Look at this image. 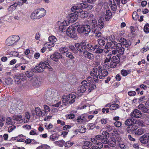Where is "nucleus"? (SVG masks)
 Returning <instances> with one entry per match:
<instances>
[{
  "mask_svg": "<svg viewBox=\"0 0 149 149\" xmlns=\"http://www.w3.org/2000/svg\"><path fill=\"white\" fill-rule=\"evenodd\" d=\"M68 50V48L67 47H61L59 49V51L61 54H64L67 52Z\"/></svg>",
  "mask_w": 149,
  "mask_h": 149,
  "instance_id": "nucleus-44",
  "label": "nucleus"
},
{
  "mask_svg": "<svg viewBox=\"0 0 149 149\" xmlns=\"http://www.w3.org/2000/svg\"><path fill=\"white\" fill-rule=\"evenodd\" d=\"M46 13L44 8L38 9L33 11L31 15V17L33 19H38L44 17Z\"/></svg>",
  "mask_w": 149,
  "mask_h": 149,
  "instance_id": "nucleus-3",
  "label": "nucleus"
},
{
  "mask_svg": "<svg viewBox=\"0 0 149 149\" xmlns=\"http://www.w3.org/2000/svg\"><path fill=\"white\" fill-rule=\"evenodd\" d=\"M129 0H121V3L123 4L126 3L127 1ZM120 0H109V5H116V2L117 5H119L120 4Z\"/></svg>",
  "mask_w": 149,
  "mask_h": 149,
  "instance_id": "nucleus-18",
  "label": "nucleus"
},
{
  "mask_svg": "<svg viewBox=\"0 0 149 149\" xmlns=\"http://www.w3.org/2000/svg\"><path fill=\"white\" fill-rule=\"evenodd\" d=\"M75 115L72 113L70 114L66 115L65 116L68 119H72L75 117Z\"/></svg>",
  "mask_w": 149,
  "mask_h": 149,
  "instance_id": "nucleus-59",
  "label": "nucleus"
},
{
  "mask_svg": "<svg viewBox=\"0 0 149 149\" xmlns=\"http://www.w3.org/2000/svg\"><path fill=\"white\" fill-rule=\"evenodd\" d=\"M81 10V11L79 13L80 16L82 18H85L87 17L88 16V13L87 12L83 11V9Z\"/></svg>",
  "mask_w": 149,
  "mask_h": 149,
  "instance_id": "nucleus-36",
  "label": "nucleus"
},
{
  "mask_svg": "<svg viewBox=\"0 0 149 149\" xmlns=\"http://www.w3.org/2000/svg\"><path fill=\"white\" fill-rule=\"evenodd\" d=\"M104 19L103 17H101L99 19L98 25L100 29H102L104 27Z\"/></svg>",
  "mask_w": 149,
  "mask_h": 149,
  "instance_id": "nucleus-32",
  "label": "nucleus"
},
{
  "mask_svg": "<svg viewBox=\"0 0 149 149\" xmlns=\"http://www.w3.org/2000/svg\"><path fill=\"white\" fill-rule=\"evenodd\" d=\"M112 14L109 10L106 11V14L105 15V19L106 21H109L111 18Z\"/></svg>",
  "mask_w": 149,
  "mask_h": 149,
  "instance_id": "nucleus-25",
  "label": "nucleus"
},
{
  "mask_svg": "<svg viewBox=\"0 0 149 149\" xmlns=\"http://www.w3.org/2000/svg\"><path fill=\"white\" fill-rule=\"evenodd\" d=\"M140 142L143 144H146L149 141V134H146L140 138Z\"/></svg>",
  "mask_w": 149,
  "mask_h": 149,
  "instance_id": "nucleus-12",
  "label": "nucleus"
},
{
  "mask_svg": "<svg viewBox=\"0 0 149 149\" xmlns=\"http://www.w3.org/2000/svg\"><path fill=\"white\" fill-rule=\"evenodd\" d=\"M88 7L91 9L93 7L91 5H88L86 3H82L78 4L77 6H73L71 9L73 12L79 14L81 11L82 9H85Z\"/></svg>",
  "mask_w": 149,
  "mask_h": 149,
  "instance_id": "nucleus-2",
  "label": "nucleus"
},
{
  "mask_svg": "<svg viewBox=\"0 0 149 149\" xmlns=\"http://www.w3.org/2000/svg\"><path fill=\"white\" fill-rule=\"evenodd\" d=\"M65 142L64 140H61L55 141L54 142V143L56 145L60 147H62L64 146Z\"/></svg>",
  "mask_w": 149,
  "mask_h": 149,
  "instance_id": "nucleus-34",
  "label": "nucleus"
},
{
  "mask_svg": "<svg viewBox=\"0 0 149 149\" xmlns=\"http://www.w3.org/2000/svg\"><path fill=\"white\" fill-rule=\"evenodd\" d=\"M94 33L95 34V36L96 38L98 39L101 38L103 37L102 36V33L98 31L97 32H95Z\"/></svg>",
  "mask_w": 149,
  "mask_h": 149,
  "instance_id": "nucleus-54",
  "label": "nucleus"
},
{
  "mask_svg": "<svg viewBox=\"0 0 149 149\" xmlns=\"http://www.w3.org/2000/svg\"><path fill=\"white\" fill-rule=\"evenodd\" d=\"M58 139V135L56 134H53L50 135L49 137L50 140L52 141H54Z\"/></svg>",
  "mask_w": 149,
  "mask_h": 149,
  "instance_id": "nucleus-39",
  "label": "nucleus"
},
{
  "mask_svg": "<svg viewBox=\"0 0 149 149\" xmlns=\"http://www.w3.org/2000/svg\"><path fill=\"white\" fill-rule=\"evenodd\" d=\"M35 111L36 115L37 116H45V114L42 112L39 107H36L35 108Z\"/></svg>",
  "mask_w": 149,
  "mask_h": 149,
  "instance_id": "nucleus-24",
  "label": "nucleus"
},
{
  "mask_svg": "<svg viewBox=\"0 0 149 149\" xmlns=\"http://www.w3.org/2000/svg\"><path fill=\"white\" fill-rule=\"evenodd\" d=\"M17 4L16 3H14V4L11 5L8 7V10L10 13H11L17 7Z\"/></svg>",
  "mask_w": 149,
  "mask_h": 149,
  "instance_id": "nucleus-30",
  "label": "nucleus"
},
{
  "mask_svg": "<svg viewBox=\"0 0 149 149\" xmlns=\"http://www.w3.org/2000/svg\"><path fill=\"white\" fill-rule=\"evenodd\" d=\"M47 65H48V62L46 61H45L44 62H40L39 64V66L42 68V69L43 70L44 69L47 68Z\"/></svg>",
  "mask_w": 149,
  "mask_h": 149,
  "instance_id": "nucleus-38",
  "label": "nucleus"
},
{
  "mask_svg": "<svg viewBox=\"0 0 149 149\" xmlns=\"http://www.w3.org/2000/svg\"><path fill=\"white\" fill-rule=\"evenodd\" d=\"M75 24V26L76 27L78 32L79 33L83 34L84 26L78 25L79 24L78 23H76Z\"/></svg>",
  "mask_w": 149,
  "mask_h": 149,
  "instance_id": "nucleus-27",
  "label": "nucleus"
},
{
  "mask_svg": "<svg viewBox=\"0 0 149 149\" xmlns=\"http://www.w3.org/2000/svg\"><path fill=\"white\" fill-rule=\"evenodd\" d=\"M20 39L17 35H14L9 37L6 40V43L8 46H12L15 44Z\"/></svg>",
  "mask_w": 149,
  "mask_h": 149,
  "instance_id": "nucleus-5",
  "label": "nucleus"
},
{
  "mask_svg": "<svg viewBox=\"0 0 149 149\" xmlns=\"http://www.w3.org/2000/svg\"><path fill=\"white\" fill-rule=\"evenodd\" d=\"M40 84L41 82L40 81V80L37 78L34 81L33 83L34 85L37 87L39 86H40Z\"/></svg>",
  "mask_w": 149,
  "mask_h": 149,
  "instance_id": "nucleus-48",
  "label": "nucleus"
},
{
  "mask_svg": "<svg viewBox=\"0 0 149 149\" xmlns=\"http://www.w3.org/2000/svg\"><path fill=\"white\" fill-rule=\"evenodd\" d=\"M76 98V96L74 94H70L62 98V102L64 103V105L66 104H72L75 101Z\"/></svg>",
  "mask_w": 149,
  "mask_h": 149,
  "instance_id": "nucleus-4",
  "label": "nucleus"
},
{
  "mask_svg": "<svg viewBox=\"0 0 149 149\" xmlns=\"http://www.w3.org/2000/svg\"><path fill=\"white\" fill-rule=\"evenodd\" d=\"M49 41L53 42L54 43L57 41V39L56 37L54 36H49L48 38Z\"/></svg>",
  "mask_w": 149,
  "mask_h": 149,
  "instance_id": "nucleus-46",
  "label": "nucleus"
},
{
  "mask_svg": "<svg viewBox=\"0 0 149 149\" xmlns=\"http://www.w3.org/2000/svg\"><path fill=\"white\" fill-rule=\"evenodd\" d=\"M43 71V70L39 66V65L38 66H36L35 67L34 69L33 70V71L35 72H42Z\"/></svg>",
  "mask_w": 149,
  "mask_h": 149,
  "instance_id": "nucleus-42",
  "label": "nucleus"
},
{
  "mask_svg": "<svg viewBox=\"0 0 149 149\" xmlns=\"http://www.w3.org/2000/svg\"><path fill=\"white\" fill-rule=\"evenodd\" d=\"M144 31L146 33H148L149 32V24H146L145 25L144 27Z\"/></svg>",
  "mask_w": 149,
  "mask_h": 149,
  "instance_id": "nucleus-58",
  "label": "nucleus"
},
{
  "mask_svg": "<svg viewBox=\"0 0 149 149\" xmlns=\"http://www.w3.org/2000/svg\"><path fill=\"white\" fill-rule=\"evenodd\" d=\"M145 106L143 104H140L138 106V109L143 112L149 113V100L146 101Z\"/></svg>",
  "mask_w": 149,
  "mask_h": 149,
  "instance_id": "nucleus-8",
  "label": "nucleus"
},
{
  "mask_svg": "<svg viewBox=\"0 0 149 149\" xmlns=\"http://www.w3.org/2000/svg\"><path fill=\"white\" fill-rule=\"evenodd\" d=\"M142 113L141 112L137 109H135L132 112L131 114V116L132 118H139L141 117Z\"/></svg>",
  "mask_w": 149,
  "mask_h": 149,
  "instance_id": "nucleus-15",
  "label": "nucleus"
},
{
  "mask_svg": "<svg viewBox=\"0 0 149 149\" xmlns=\"http://www.w3.org/2000/svg\"><path fill=\"white\" fill-rule=\"evenodd\" d=\"M82 116L84 123L89 121L88 120V119L87 114H83L82 115Z\"/></svg>",
  "mask_w": 149,
  "mask_h": 149,
  "instance_id": "nucleus-63",
  "label": "nucleus"
},
{
  "mask_svg": "<svg viewBox=\"0 0 149 149\" xmlns=\"http://www.w3.org/2000/svg\"><path fill=\"white\" fill-rule=\"evenodd\" d=\"M136 120L135 119L131 118L127 119L125 122V125L130 126L135 124L136 123Z\"/></svg>",
  "mask_w": 149,
  "mask_h": 149,
  "instance_id": "nucleus-23",
  "label": "nucleus"
},
{
  "mask_svg": "<svg viewBox=\"0 0 149 149\" xmlns=\"http://www.w3.org/2000/svg\"><path fill=\"white\" fill-rule=\"evenodd\" d=\"M108 74L107 71L104 69H100L98 70V74L99 78L100 79H103Z\"/></svg>",
  "mask_w": 149,
  "mask_h": 149,
  "instance_id": "nucleus-11",
  "label": "nucleus"
},
{
  "mask_svg": "<svg viewBox=\"0 0 149 149\" xmlns=\"http://www.w3.org/2000/svg\"><path fill=\"white\" fill-rule=\"evenodd\" d=\"M13 80L11 78L8 77L6 78L5 80V83L8 85H10L11 84Z\"/></svg>",
  "mask_w": 149,
  "mask_h": 149,
  "instance_id": "nucleus-52",
  "label": "nucleus"
},
{
  "mask_svg": "<svg viewBox=\"0 0 149 149\" xmlns=\"http://www.w3.org/2000/svg\"><path fill=\"white\" fill-rule=\"evenodd\" d=\"M107 40V39L105 38L102 37L100 39H98L97 41L99 45V46L103 47V46L106 43V41Z\"/></svg>",
  "mask_w": 149,
  "mask_h": 149,
  "instance_id": "nucleus-29",
  "label": "nucleus"
},
{
  "mask_svg": "<svg viewBox=\"0 0 149 149\" xmlns=\"http://www.w3.org/2000/svg\"><path fill=\"white\" fill-rule=\"evenodd\" d=\"M75 48L76 47H75ZM69 48L74 54H77L78 53V52H79L78 49L76 48H75L73 45L70 46H69Z\"/></svg>",
  "mask_w": 149,
  "mask_h": 149,
  "instance_id": "nucleus-49",
  "label": "nucleus"
},
{
  "mask_svg": "<svg viewBox=\"0 0 149 149\" xmlns=\"http://www.w3.org/2000/svg\"><path fill=\"white\" fill-rule=\"evenodd\" d=\"M131 72V70H122L121 71L122 74L123 76H126L128 74L130 73Z\"/></svg>",
  "mask_w": 149,
  "mask_h": 149,
  "instance_id": "nucleus-40",
  "label": "nucleus"
},
{
  "mask_svg": "<svg viewBox=\"0 0 149 149\" xmlns=\"http://www.w3.org/2000/svg\"><path fill=\"white\" fill-rule=\"evenodd\" d=\"M83 34L85 36L88 35L90 33L91 31L90 26L88 25H84Z\"/></svg>",
  "mask_w": 149,
  "mask_h": 149,
  "instance_id": "nucleus-21",
  "label": "nucleus"
},
{
  "mask_svg": "<svg viewBox=\"0 0 149 149\" xmlns=\"http://www.w3.org/2000/svg\"><path fill=\"white\" fill-rule=\"evenodd\" d=\"M116 49H118V52L121 55H123L124 54L125 49L122 47L120 43H118L116 46Z\"/></svg>",
  "mask_w": 149,
  "mask_h": 149,
  "instance_id": "nucleus-22",
  "label": "nucleus"
},
{
  "mask_svg": "<svg viewBox=\"0 0 149 149\" xmlns=\"http://www.w3.org/2000/svg\"><path fill=\"white\" fill-rule=\"evenodd\" d=\"M84 145L82 146V148H87V147H91L92 145V143L91 142L89 141H85L84 143Z\"/></svg>",
  "mask_w": 149,
  "mask_h": 149,
  "instance_id": "nucleus-37",
  "label": "nucleus"
},
{
  "mask_svg": "<svg viewBox=\"0 0 149 149\" xmlns=\"http://www.w3.org/2000/svg\"><path fill=\"white\" fill-rule=\"evenodd\" d=\"M138 128V127L136 124H134L128 127L126 130L127 132L129 133H133Z\"/></svg>",
  "mask_w": 149,
  "mask_h": 149,
  "instance_id": "nucleus-17",
  "label": "nucleus"
},
{
  "mask_svg": "<svg viewBox=\"0 0 149 149\" xmlns=\"http://www.w3.org/2000/svg\"><path fill=\"white\" fill-rule=\"evenodd\" d=\"M111 57V52H110L108 54L106 59L104 61V63L109 62L110 61Z\"/></svg>",
  "mask_w": 149,
  "mask_h": 149,
  "instance_id": "nucleus-47",
  "label": "nucleus"
},
{
  "mask_svg": "<svg viewBox=\"0 0 149 149\" xmlns=\"http://www.w3.org/2000/svg\"><path fill=\"white\" fill-rule=\"evenodd\" d=\"M83 118V117H82V115L78 117L77 119V122L80 124H84Z\"/></svg>",
  "mask_w": 149,
  "mask_h": 149,
  "instance_id": "nucleus-51",
  "label": "nucleus"
},
{
  "mask_svg": "<svg viewBox=\"0 0 149 149\" xmlns=\"http://www.w3.org/2000/svg\"><path fill=\"white\" fill-rule=\"evenodd\" d=\"M76 28L74 27L70 26L67 29L66 33L68 36L75 39L77 38V34L76 33Z\"/></svg>",
  "mask_w": 149,
  "mask_h": 149,
  "instance_id": "nucleus-6",
  "label": "nucleus"
},
{
  "mask_svg": "<svg viewBox=\"0 0 149 149\" xmlns=\"http://www.w3.org/2000/svg\"><path fill=\"white\" fill-rule=\"evenodd\" d=\"M86 85L82 84L79 86L77 88V91L81 93H84L86 90Z\"/></svg>",
  "mask_w": 149,
  "mask_h": 149,
  "instance_id": "nucleus-31",
  "label": "nucleus"
},
{
  "mask_svg": "<svg viewBox=\"0 0 149 149\" xmlns=\"http://www.w3.org/2000/svg\"><path fill=\"white\" fill-rule=\"evenodd\" d=\"M75 46L79 53L83 52V49L84 50H86L87 49L89 51H94L96 49L95 53L97 54H101L103 51L102 47L99 45L94 44L92 43L87 44L86 41H81L80 43H76Z\"/></svg>",
  "mask_w": 149,
  "mask_h": 149,
  "instance_id": "nucleus-1",
  "label": "nucleus"
},
{
  "mask_svg": "<svg viewBox=\"0 0 149 149\" xmlns=\"http://www.w3.org/2000/svg\"><path fill=\"white\" fill-rule=\"evenodd\" d=\"M90 74L91 76L93 77V79L95 82L97 83L99 81L98 75L97 74L93 72H90Z\"/></svg>",
  "mask_w": 149,
  "mask_h": 149,
  "instance_id": "nucleus-35",
  "label": "nucleus"
},
{
  "mask_svg": "<svg viewBox=\"0 0 149 149\" xmlns=\"http://www.w3.org/2000/svg\"><path fill=\"white\" fill-rule=\"evenodd\" d=\"M74 144V143L72 142L69 141H68L66 142L65 144V147L68 148L70 147L71 146Z\"/></svg>",
  "mask_w": 149,
  "mask_h": 149,
  "instance_id": "nucleus-55",
  "label": "nucleus"
},
{
  "mask_svg": "<svg viewBox=\"0 0 149 149\" xmlns=\"http://www.w3.org/2000/svg\"><path fill=\"white\" fill-rule=\"evenodd\" d=\"M13 119L17 120L19 123H22L23 119L21 115H15L13 116Z\"/></svg>",
  "mask_w": 149,
  "mask_h": 149,
  "instance_id": "nucleus-26",
  "label": "nucleus"
},
{
  "mask_svg": "<svg viewBox=\"0 0 149 149\" xmlns=\"http://www.w3.org/2000/svg\"><path fill=\"white\" fill-rule=\"evenodd\" d=\"M78 17V15L77 14L74 13H72L69 15L68 19L70 21L74 22L77 20Z\"/></svg>",
  "mask_w": 149,
  "mask_h": 149,
  "instance_id": "nucleus-20",
  "label": "nucleus"
},
{
  "mask_svg": "<svg viewBox=\"0 0 149 149\" xmlns=\"http://www.w3.org/2000/svg\"><path fill=\"white\" fill-rule=\"evenodd\" d=\"M118 43L115 41H111V42H108L106 43L105 47L116 49V46H117Z\"/></svg>",
  "mask_w": 149,
  "mask_h": 149,
  "instance_id": "nucleus-16",
  "label": "nucleus"
},
{
  "mask_svg": "<svg viewBox=\"0 0 149 149\" xmlns=\"http://www.w3.org/2000/svg\"><path fill=\"white\" fill-rule=\"evenodd\" d=\"M78 130L80 133H83L85 132L86 129L84 126H80L78 128Z\"/></svg>",
  "mask_w": 149,
  "mask_h": 149,
  "instance_id": "nucleus-41",
  "label": "nucleus"
},
{
  "mask_svg": "<svg viewBox=\"0 0 149 149\" xmlns=\"http://www.w3.org/2000/svg\"><path fill=\"white\" fill-rule=\"evenodd\" d=\"M50 57L53 61L57 62L59 59L62 58V55L60 53L56 52L51 55Z\"/></svg>",
  "mask_w": 149,
  "mask_h": 149,
  "instance_id": "nucleus-13",
  "label": "nucleus"
},
{
  "mask_svg": "<svg viewBox=\"0 0 149 149\" xmlns=\"http://www.w3.org/2000/svg\"><path fill=\"white\" fill-rule=\"evenodd\" d=\"M119 146L121 149H125L128 147V146L127 144L123 143H119Z\"/></svg>",
  "mask_w": 149,
  "mask_h": 149,
  "instance_id": "nucleus-57",
  "label": "nucleus"
},
{
  "mask_svg": "<svg viewBox=\"0 0 149 149\" xmlns=\"http://www.w3.org/2000/svg\"><path fill=\"white\" fill-rule=\"evenodd\" d=\"M119 42L122 43L125 47H128L131 44V42L128 40H127L124 38H121L119 40Z\"/></svg>",
  "mask_w": 149,
  "mask_h": 149,
  "instance_id": "nucleus-19",
  "label": "nucleus"
},
{
  "mask_svg": "<svg viewBox=\"0 0 149 149\" xmlns=\"http://www.w3.org/2000/svg\"><path fill=\"white\" fill-rule=\"evenodd\" d=\"M14 78L15 81L17 82V84L20 83V81L19 79V74L15 75L14 76Z\"/></svg>",
  "mask_w": 149,
  "mask_h": 149,
  "instance_id": "nucleus-56",
  "label": "nucleus"
},
{
  "mask_svg": "<svg viewBox=\"0 0 149 149\" xmlns=\"http://www.w3.org/2000/svg\"><path fill=\"white\" fill-rule=\"evenodd\" d=\"M132 16L133 19L134 20H137L139 17V15L137 13L136 11L134 12L133 13Z\"/></svg>",
  "mask_w": 149,
  "mask_h": 149,
  "instance_id": "nucleus-60",
  "label": "nucleus"
},
{
  "mask_svg": "<svg viewBox=\"0 0 149 149\" xmlns=\"http://www.w3.org/2000/svg\"><path fill=\"white\" fill-rule=\"evenodd\" d=\"M120 54H118L116 56H113L112 57L110 63V68H113L116 67L117 64L120 62Z\"/></svg>",
  "mask_w": 149,
  "mask_h": 149,
  "instance_id": "nucleus-7",
  "label": "nucleus"
},
{
  "mask_svg": "<svg viewBox=\"0 0 149 149\" xmlns=\"http://www.w3.org/2000/svg\"><path fill=\"white\" fill-rule=\"evenodd\" d=\"M52 96L53 95L51 91H47L45 95V97L46 100L50 101L51 99L52 98Z\"/></svg>",
  "mask_w": 149,
  "mask_h": 149,
  "instance_id": "nucleus-28",
  "label": "nucleus"
},
{
  "mask_svg": "<svg viewBox=\"0 0 149 149\" xmlns=\"http://www.w3.org/2000/svg\"><path fill=\"white\" fill-rule=\"evenodd\" d=\"M81 84L86 85V89H88L89 92H91L96 87V86L93 84H92L91 83H87V81L86 80H84L82 81Z\"/></svg>",
  "mask_w": 149,
  "mask_h": 149,
  "instance_id": "nucleus-9",
  "label": "nucleus"
},
{
  "mask_svg": "<svg viewBox=\"0 0 149 149\" xmlns=\"http://www.w3.org/2000/svg\"><path fill=\"white\" fill-rule=\"evenodd\" d=\"M102 135L103 137L108 138L109 137V133L106 131L103 132Z\"/></svg>",
  "mask_w": 149,
  "mask_h": 149,
  "instance_id": "nucleus-64",
  "label": "nucleus"
},
{
  "mask_svg": "<svg viewBox=\"0 0 149 149\" xmlns=\"http://www.w3.org/2000/svg\"><path fill=\"white\" fill-rule=\"evenodd\" d=\"M69 24V21L64 20L60 24L59 27V29L63 32H65L67 26Z\"/></svg>",
  "mask_w": 149,
  "mask_h": 149,
  "instance_id": "nucleus-10",
  "label": "nucleus"
},
{
  "mask_svg": "<svg viewBox=\"0 0 149 149\" xmlns=\"http://www.w3.org/2000/svg\"><path fill=\"white\" fill-rule=\"evenodd\" d=\"M84 49H83V52L80 53L81 54L83 53V55L85 58L90 60H92L93 58V55L87 50H84Z\"/></svg>",
  "mask_w": 149,
  "mask_h": 149,
  "instance_id": "nucleus-14",
  "label": "nucleus"
},
{
  "mask_svg": "<svg viewBox=\"0 0 149 149\" xmlns=\"http://www.w3.org/2000/svg\"><path fill=\"white\" fill-rule=\"evenodd\" d=\"M146 132V130L144 129L141 128L139 129L137 131L135 132L136 135H140Z\"/></svg>",
  "mask_w": 149,
  "mask_h": 149,
  "instance_id": "nucleus-33",
  "label": "nucleus"
},
{
  "mask_svg": "<svg viewBox=\"0 0 149 149\" xmlns=\"http://www.w3.org/2000/svg\"><path fill=\"white\" fill-rule=\"evenodd\" d=\"M105 128L107 131L109 132L112 131L114 128V127L113 126H111L109 125H107Z\"/></svg>",
  "mask_w": 149,
  "mask_h": 149,
  "instance_id": "nucleus-53",
  "label": "nucleus"
},
{
  "mask_svg": "<svg viewBox=\"0 0 149 149\" xmlns=\"http://www.w3.org/2000/svg\"><path fill=\"white\" fill-rule=\"evenodd\" d=\"M46 45L49 48H50V47H53L54 45V43L53 42L49 41L48 42H47Z\"/></svg>",
  "mask_w": 149,
  "mask_h": 149,
  "instance_id": "nucleus-61",
  "label": "nucleus"
},
{
  "mask_svg": "<svg viewBox=\"0 0 149 149\" xmlns=\"http://www.w3.org/2000/svg\"><path fill=\"white\" fill-rule=\"evenodd\" d=\"M49 146L47 145H42L40 146L37 148V149H49Z\"/></svg>",
  "mask_w": 149,
  "mask_h": 149,
  "instance_id": "nucleus-50",
  "label": "nucleus"
},
{
  "mask_svg": "<svg viewBox=\"0 0 149 149\" xmlns=\"http://www.w3.org/2000/svg\"><path fill=\"white\" fill-rule=\"evenodd\" d=\"M109 107L110 109L111 110L116 109L118 108L119 107L118 104L116 103L112 104Z\"/></svg>",
  "mask_w": 149,
  "mask_h": 149,
  "instance_id": "nucleus-43",
  "label": "nucleus"
},
{
  "mask_svg": "<svg viewBox=\"0 0 149 149\" xmlns=\"http://www.w3.org/2000/svg\"><path fill=\"white\" fill-rule=\"evenodd\" d=\"M14 119H12L10 117H8L6 119V123L8 124H13L15 123L14 122Z\"/></svg>",
  "mask_w": 149,
  "mask_h": 149,
  "instance_id": "nucleus-45",
  "label": "nucleus"
},
{
  "mask_svg": "<svg viewBox=\"0 0 149 149\" xmlns=\"http://www.w3.org/2000/svg\"><path fill=\"white\" fill-rule=\"evenodd\" d=\"M66 56L67 57L71 59H73L74 58V56L70 52H68L66 54Z\"/></svg>",
  "mask_w": 149,
  "mask_h": 149,
  "instance_id": "nucleus-62",
  "label": "nucleus"
}]
</instances>
